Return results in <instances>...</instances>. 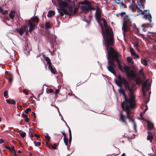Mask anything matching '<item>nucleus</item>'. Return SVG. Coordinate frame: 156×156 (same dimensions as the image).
<instances>
[{
    "label": "nucleus",
    "mask_w": 156,
    "mask_h": 156,
    "mask_svg": "<svg viewBox=\"0 0 156 156\" xmlns=\"http://www.w3.org/2000/svg\"><path fill=\"white\" fill-rule=\"evenodd\" d=\"M101 10L99 7H97L95 13V17L98 22L100 21L101 18Z\"/></svg>",
    "instance_id": "7"
},
{
    "label": "nucleus",
    "mask_w": 156,
    "mask_h": 156,
    "mask_svg": "<svg viewBox=\"0 0 156 156\" xmlns=\"http://www.w3.org/2000/svg\"><path fill=\"white\" fill-rule=\"evenodd\" d=\"M135 6V5L132 4L129 6V8L130 9H133L134 8Z\"/></svg>",
    "instance_id": "50"
},
{
    "label": "nucleus",
    "mask_w": 156,
    "mask_h": 156,
    "mask_svg": "<svg viewBox=\"0 0 156 156\" xmlns=\"http://www.w3.org/2000/svg\"><path fill=\"white\" fill-rule=\"evenodd\" d=\"M140 3V4H139L138 3V4L140 8L144 9V3L145 2L146 0H141V1H139Z\"/></svg>",
    "instance_id": "21"
},
{
    "label": "nucleus",
    "mask_w": 156,
    "mask_h": 156,
    "mask_svg": "<svg viewBox=\"0 0 156 156\" xmlns=\"http://www.w3.org/2000/svg\"><path fill=\"white\" fill-rule=\"evenodd\" d=\"M27 27L26 25L22 26L20 29L19 34L20 35H22L26 31V30L27 29Z\"/></svg>",
    "instance_id": "13"
},
{
    "label": "nucleus",
    "mask_w": 156,
    "mask_h": 156,
    "mask_svg": "<svg viewBox=\"0 0 156 156\" xmlns=\"http://www.w3.org/2000/svg\"><path fill=\"white\" fill-rule=\"evenodd\" d=\"M8 12V11L7 10H5V11H3L2 12V13L3 15H5V14H6Z\"/></svg>",
    "instance_id": "52"
},
{
    "label": "nucleus",
    "mask_w": 156,
    "mask_h": 156,
    "mask_svg": "<svg viewBox=\"0 0 156 156\" xmlns=\"http://www.w3.org/2000/svg\"><path fill=\"white\" fill-rule=\"evenodd\" d=\"M81 9L83 12L86 13L88 12L89 11L95 10L96 9L94 7H92L91 4L89 6L86 7L85 6H81Z\"/></svg>",
    "instance_id": "8"
},
{
    "label": "nucleus",
    "mask_w": 156,
    "mask_h": 156,
    "mask_svg": "<svg viewBox=\"0 0 156 156\" xmlns=\"http://www.w3.org/2000/svg\"><path fill=\"white\" fill-rule=\"evenodd\" d=\"M52 26L49 22H46L45 24V28L46 30L51 28Z\"/></svg>",
    "instance_id": "22"
},
{
    "label": "nucleus",
    "mask_w": 156,
    "mask_h": 156,
    "mask_svg": "<svg viewBox=\"0 0 156 156\" xmlns=\"http://www.w3.org/2000/svg\"><path fill=\"white\" fill-rule=\"evenodd\" d=\"M131 122L133 123L134 126V129L135 131H136V125L135 122L134 121V120L133 119V118H127Z\"/></svg>",
    "instance_id": "23"
},
{
    "label": "nucleus",
    "mask_w": 156,
    "mask_h": 156,
    "mask_svg": "<svg viewBox=\"0 0 156 156\" xmlns=\"http://www.w3.org/2000/svg\"><path fill=\"white\" fill-rule=\"evenodd\" d=\"M8 95V92L7 91H5L4 93V96L6 98H7L6 97Z\"/></svg>",
    "instance_id": "48"
},
{
    "label": "nucleus",
    "mask_w": 156,
    "mask_h": 156,
    "mask_svg": "<svg viewBox=\"0 0 156 156\" xmlns=\"http://www.w3.org/2000/svg\"><path fill=\"white\" fill-rule=\"evenodd\" d=\"M69 9V11L70 12H73V8H72V6H68L67 7Z\"/></svg>",
    "instance_id": "43"
},
{
    "label": "nucleus",
    "mask_w": 156,
    "mask_h": 156,
    "mask_svg": "<svg viewBox=\"0 0 156 156\" xmlns=\"http://www.w3.org/2000/svg\"><path fill=\"white\" fill-rule=\"evenodd\" d=\"M144 18H145L146 19H148L150 22V24L152 21L151 19L152 17L151 15L149 12H148L147 14H146L144 16Z\"/></svg>",
    "instance_id": "18"
},
{
    "label": "nucleus",
    "mask_w": 156,
    "mask_h": 156,
    "mask_svg": "<svg viewBox=\"0 0 156 156\" xmlns=\"http://www.w3.org/2000/svg\"><path fill=\"white\" fill-rule=\"evenodd\" d=\"M5 147L8 150L10 149L11 148L9 146H5Z\"/></svg>",
    "instance_id": "60"
},
{
    "label": "nucleus",
    "mask_w": 156,
    "mask_h": 156,
    "mask_svg": "<svg viewBox=\"0 0 156 156\" xmlns=\"http://www.w3.org/2000/svg\"><path fill=\"white\" fill-rule=\"evenodd\" d=\"M134 57H135V58H139V55H138L136 53L135 54V55H134Z\"/></svg>",
    "instance_id": "55"
},
{
    "label": "nucleus",
    "mask_w": 156,
    "mask_h": 156,
    "mask_svg": "<svg viewBox=\"0 0 156 156\" xmlns=\"http://www.w3.org/2000/svg\"><path fill=\"white\" fill-rule=\"evenodd\" d=\"M45 138H46L47 140L48 141L50 138V136H48L47 135L45 136Z\"/></svg>",
    "instance_id": "53"
},
{
    "label": "nucleus",
    "mask_w": 156,
    "mask_h": 156,
    "mask_svg": "<svg viewBox=\"0 0 156 156\" xmlns=\"http://www.w3.org/2000/svg\"><path fill=\"white\" fill-rule=\"evenodd\" d=\"M102 20L103 21V24H104L105 29L110 27L108 25L107 23V22L106 21V20L104 18Z\"/></svg>",
    "instance_id": "31"
},
{
    "label": "nucleus",
    "mask_w": 156,
    "mask_h": 156,
    "mask_svg": "<svg viewBox=\"0 0 156 156\" xmlns=\"http://www.w3.org/2000/svg\"><path fill=\"white\" fill-rule=\"evenodd\" d=\"M141 62V63L145 66H147L148 65V62L145 58L142 59Z\"/></svg>",
    "instance_id": "28"
},
{
    "label": "nucleus",
    "mask_w": 156,
    "mask_h": 156,
    "mask_svg": "<svg viewBox=\"0 0 156 156\" xmlns=\"http://www.w3.org/2000/svg\"><path fill=\"white\" fill-rule=\"evenodd\" d=\"M135 81L136 82V84L137 85L140 84L142 82L141 80L139 78H137L135 80Z\"/></svg>",
    "instance_id": "32"
},
{
    "label": "nucleus",
    "mask_w": 156,
    "mask_h": 156,
    "mask_svg": "<svg viewBox=\"0 0 156 156\" xmlns=\"http://www.w3.org/2000/svg\"><path fill=\"white\" fill-rule=\"evenodd\" d=\"M117 3L118 4H119V5L121 6V5H122L123 6L124 8H126L127 7L126 5L124 4L123 2H121L120 3L119 2H117Z\"/></svg>",
    "instance_id": "35"
},
{
    "label": "nucleus",
    "mask_w": 156,
    "mask_h": 156,
    "mask_svg": "<svg viewBox=\"0 0 156 156\" xmlns=\"http://www.w3.org/2000/svg\"><path fill=\"white\" fill-rule=\"evenodd\" d=\"M5 77L11 83L13 81V76L12 74L9 73L8 72L6 71L5 72Z\"/></svg>",
    "instance_id": "11"
},
{
    "label": "nucleus",
    "mask_w": 156,
    "mask_h": 156,
    "mask_svg": "<svg viewBox=\"0 0 156 156\" xmlns=\"http://www.w3.org/2000/svg\"><path fill=\"white\" fill-rule=\"evenodd\" d=\"M9 151H10L11 152H13L15 154V156H16V151H15L14 149V147H12L10 148V149L9 150Z\"/></svg>",
    "instance_id": "36"
},
{
    "label": "nucleus",
    "mask_w": 156,
    "mask_h": 156,
    "mask_svg": "<svg viewBox=\"0 0 156 156\" xmlns=\"http://www.w3.org/2000/svg\"><path fill=\"white\" fill-rule=\"evenodd\" d=\"M6 102L10 104H13L15 105L16 102L15 100L13 99H9L6 100Z\"/></svg>",
    "instance_id": "24"
},
{
    "label": "nucleus",
    "mask_w": 156,
    "mask_h": 156,
    "mask_svg": "<svg viewBox=\"0 0 156 156\" xmlns=\"http://www.w3.org/2000/svg\"><path fill=\"white\" fill-rule=\"evenodd\" d=\"M101 26V30L102 32V35L104 40H105L107 47V51L108 53V51L110 50V48H112L110 47L112 46L114 43V36H110L105 37L104 35V32L103 30V27L101 23H100Z\"/></svg>",
    "instance_id": "4"
},
{
    "label": "nucleus",
    "mask_w": 156,
    "mask_h": 156,
    "mask_svg": "<svg viewBox=\"0 0 156 156\" xmlns=\"http://www.w3.org/2000/svg\"><path fill=\"white\" fill-rule=\"evenodd\" d=\"M62 134L64 136V141L66 145H68V138L66 136V134L64 132L62 133Z\"/></svg>",
    "instance_id": "20"
},
{
    "label": "nucleus",
    "mask_w": 156,
    "mask_h": 156,
    "mask_svg": "<svg viewBox=\"0 0 156 156\" xmlns=\"http://www.w3.org/2000/svg\"><path fill=\"white\" fill-rule=\"evenodd\" d=\"M25 121L27 122H28L30 121V119L29 118H24Z\"/></svg>",
    "instance_id": "47"
},
{
    "label": "nucleus",
    "mask_w": 156,
    "mask_h": 156,
    "mask_svg": "<svg viewBox=\"0 0 156 156\" xmlns=\"http://www.w3.org/2000/svg\"><path fill=\"white\" fill-rule=\"evenodd\" d=\"M148 136L147 137V140H149L151 143L152 141L154 138V135L155 134V133L154 132L153 133H152L150 132H148Z\"/></svg>",
    "instance_id": "14"
},
{
    "label": "nucleus",
    "mask_w": 156,
    "mask_h": 156,
    "mask_svg": "<svg viewBox=\"0 0 156 156\" xmlns=\"http://www.w3.org/2000/svg\"><path fill=\"white\" fill-rule=\"evenodd\" d=\"M147 124L148 129L149 130L154 129V125L153 123L149 121H147Z\"/></svg>",
    "instance_id": "16"
},
{
    "label": "nucleus",
    "mask_w": 156,
    "mask_h": 156,
    "mask_svg": "<svg viewBox=\"0 0 156 156\" xmlns=\"http://www.w3.org/2000/svg\"><path fill=\"white\" fill-rule=\"evenodd\" d=\"M78 11V9L77 8H75L74 10L73 9V12L74 14H76Z\"/></svg>",
    "instance_id": "49"
},
{
    "label": "nucleus",
    "mask_w": 156,
    "mask_h": 156,
    "mask_svg": "<svg viewBox=\"0 0 156 156\" xmlns=\"http://www.w3.org/2000/svg\"><path fill=\"white\" fill-rule=\"evenodd\" d=\"M55 12L52 10H49L48 12L47 16L48 17H51L52 16V15H55Z\"/></svg>",
    "instance_id": "30"
},
{
    "label": "nucleus",
    "mask_w": 156,
    "mask_h": 156,
    "mask_svg": "<svg viewBox=\"0 0 156 156\" xmlns=\"http://www.w3.org/2000/svg\"><path fill=\"white\" fill-rule=\"evenodd\" d=\"M29 32V30L28 31V30H26V31L25 32L26 35H28L29 34V33H28Z\"/></svg>",
    "instance_id": "63"
},
{
    "label": "nucleus",
    "mask_w": 156,
    "mask_h": 156,
    "mask_svg": "<svg viewBox=\"0 0 156 156\" xmlns=\"http://www.w3.org/2000/svg\"><path fill=\"white\" fill-rule=\"evenodd\" d=\"M129 30V27H127V29L126 30L124 31V30H123V29H122V30L123 31V34L124 36H126V33L127 31H128Z\"/></svg>",
    "instance_id": "37"
},
{
    "label": "nucleus",
    "mask_w": 156,
    "mask_h": 156,
    "mask_svg": "<svg viewBox=\"0 0 156 156\" xmlns=\"http://www.w3.org/2000/svg\"><path fill=\"white\" fill-rule=\"evenodd\" d=\"M123 69L128 78L132 79L136 77V75L134 70H130V67L129 66L125 65Z\"/></svg>",
    "instance_id": "5"
},
{
    "label": "nucleus",
    "mask_w": 156,
    "mask_h": 156,
    "mask_svg": "<svg viewBox=\"0 0 156 156\" xmlns=\"http://www.w3.org/2000/svg\"><path fill=\"white\" fill-rule=\"evenodd\" d=\"M136 6V9L138 11H140L141 9H140V7H138V6Z\"/></svg>",
    "instance_id": "62"
},
{
    "label": "nucleus",
    "mask_w": 156,
    "mask_h": 156,
    "mask_svg": "<svg viewBox=\"0 0 156 156\" xmlns=\"http://www.w3.org/2000/svg\"><path fill=\"white\" fill-rule=\"evenodd\" d=\"M127 60L129 62L131 63L133 65L134 64V62L133 60L130 57H127Z\"/></svg>",
    "instance_id": "29"
},
{
    "label": "nucleus",
    "mask_w": 156,
    "mask_h": 156,
    "mask_svg": "<svg viewBox=\"0 0 156 156\" xmlns=\"http://www.w3.org/2000/svg\"><path fill=\"white\" fill-rule=\"evenodd\" d=\"M59 91H60V90L58 89L56 90L55 91V94H58Z\"/></svg>",
    "instance_id": "56"
},
{
    "label": "nucleus",
    "mask_w": 156,
    "mask_h": 156,
    "mask_svg": "<svg viewBox=\"0 0 156 156\" xmlns=\"http://www.w3.org/2000/svg\"><path fill=\"white\" fill-rule=\"evenodd\" d=\"M129 51L131 53V56H133V58H135V57H134V55H135V54H136V53L134 51L133 48H130Z\"/></svg>",
    "instance_id": "27"
},
{
    "label": "nucleus",
    "mask_w": 156,
    "mask_h": 156,
    "mask_svg": "<svg viewBox=\"0 0 156 156\" xmlns=\"http://www.w3.org/2000/svg\"><path fill=\"white\" fill-rule=\"evenodd\" d=\"M34 143L35 145V146H40L41 144V143L39 142H37L36 141H34Z\"/></svg>",
    "instance_id": "42"
},
{
    "label": "nucleus",
    "mask_w": 156,
    "mask_h": 156,
    "mask_svg": "<svg viewBox=\"0 0 156 156\" xmlns=\"http://www.w3.org/2000/svg\"><path fill=\"white\" fill-rule=\"evenodd\" d=\"M34 132V130L33 128H31L29 129V134H33Z\"/></svg>",
    "instance_id": "38"
},
{
    "label": "nucleus",
    "mask_w": 156,
    "mask_h": 156,
    "mask_svg": "<svg viewBox=\"0 0 156 156\" xmlns=\"http://www.w3.org/2000/svg\"><path fill=\"white\" fill-rule=\"evenodd\" d=\"M126 14L125 12H122L119 14V15H121L122 16H123L124 14Z\"/></svg>",
    "instance_id": "59"
},
{
    "label": "nucleus",
    "mask_w": 156,
    "mask_h": 156,
    "mask_svg": "<svg viewBox=\"0 0 156 156\" xmlns=\"http://www.w3.org/2000/svg\"><path fill=\"white\" fill-rule=\"evenodd\" d=\"M105 30L106 37L114 36L112 29L111 27L105 29Z\"/></svg>",
    "instance_id": "10"
},
{
    "label": "nucleus",
    "mask_w": 156,
    "mask_h": 156,
    "mask_svg": "<svg viewBox=\"0 0 156 156\" xmlns=\"http://www.w3.org/2000/svg\"><path fill=\"white\" fill-rule=\"evenodd\" d=\"M134 45L136 49H137L139 47V45L138 42L135 43Z\"/></svg>",
    "instance_id": "46"
},
{
    "label": "nucleus",
    "mask_w": 156,
    "mask_h": 156,
    "mask_svg": "<svg viewBox=\"0 0 156 156\" xmlns=\"http://www.w3.org/2000/svg\"><path fill=\"white\" fill-rule=\"evenodd\" d=\"M107 59L108 65L107 67V69L110 72L114 75L116 74V72L114 69L115 66V61H116L118 63L119 69L123 72H125L123 70L121 63L122 55L112 48H110V50L108 51Z\"/></svg>",
    "instance_id": "2"
},
{
    "label": "nucleus",
    "mask_w": 156,
    "mask_h": 156,
    "mask_svg": "<svg viewBox=\"0 0 156 156\" xmlns=\"http://www.w3.org/2000/svg\"><path fill=\"white\" fill-rule=\"evenodd\" d=\"M39 20V18L35 16L31 17L30 20L26 21L27 23L28 22V25L30 27L29 31L30 33H31L32 31L34 30L37 27Z\"/></svg>",
    "instance_id": "3"
},
{
    "label": "nucleus",
    "mask_w": 156,
    "mask_h": 156,
    "mask_svg": "<svg viewBox=\"0 0 156 156\" xmlns=\"http://www.w3.org/2000/svg\"><path fill=\"white\" fill-rule=\"evenodd\" d=\"M65 7H60L59 9H57L59 13H60V15L61 16H64V14L66 15H68L69 12L65 8Z\"/></svg>",
    "instance_id": "9"
},
{
    "label": "nucleus",
    "mask_w": 156,
    "mask_h": 156,
    "mask_svg": "<svg viewBox=\"0 0 156 156\" xmlns=\"http://www.w3.org/2000/svg\"><path fill=\"white\" fill-rule=\"evenodd\" d=\"M51 48L53 49V52H54L55 51H56V49L54 48V47L53 45L51 46Z\"/></svg>",
    "instance_id": "61"
},
{
    "label": "nucleus",
    "mask_w": 156,
    "mask_h": 156,
    "mask_svg": "<svg viewBox=\"0 0 156 156\" xmlns=\"http://www.w3.org/2000/svg\"><path fill=\"white\" fill-rule=\"evenodd\" d=\"M125 118H120L119 119V120L120 121L122 122L123 123H125L126 124V121L125 119Z\"/></svg>",
    "instance_id": "39"
},
{
    "label": "nucleus",
    "mask_w": 156,
    "mask_h": 156,
    "mask_svg": "<svg viewBox=\"0 0 156 156\" xmlns=\"http://www.w3.org/2000/svg\"><path fill=\"white\" fill-rule=\"evenodd\" d=\"M142 26L144 27L142 29L143 31L144 32L146 31L147 30L145 28V27H146V25L145 24H143L142 25Z\"/></svg>",
    "instance_id": "41"
},
{
    "label": "nucleus",
    "mask_w": 156,
    "mask_h": 156,
    "mask_svg": "<svg viewBox=\"0 0 156 156\" xmlns=\"http://www.w3.org/2000/svg\"><path fill=\"white\" fill-rule=\"evenodd\" d=\"M52 65H51V66H48V69H50L51 73L53 74H56V70L54 67H53Z\"/></svg>",
    "instance_id": "19"
},
{
    "label": "nucleus",
    "mask_w": 156,
    "mask_h": 156,
    "mask_svg": "<svg viewBox=\"0 0 156 156\" xmlns=\"http://www.w3.org/2000/svg\"><path fill=\"white\" fill-rule=\"evenodd\" d=\"M144 89H145L147 90H149V88L148 87L147 84L146 83H144L142 85V88Z\"/></svg>",
    "instance_id": "33"
},
{
    "label": "nucleus",
    "mask_w": 156,
    "mask_h": 156,
    "mask_svg": "<svg viewBox=\"0 0 156 156\" xmlns=\"http://www.w3.org/2000/svg\"><path fill=\"white\" fill-rule=\"evenodd\" d=\"M23 93H25V94L26 95H28V92H27V91H26V90H23Z\"/></svg>",
    "instance_id": "57"
},
{
    "label": "nucleus",
    "mask_w": 156,
    "mask_h": 156,
    "mask_svg": "<svg viewBox=\"0 0 156 156\" xmlns=\"http://www.w3.org/2000/svg\"><path fill=\"white\" fill-rule=\"evenodd\" d=\"M44 58L47 62V64L49 65V66H51L52 65V63L49 58L48 57L45 56L44 57Z\"/></svg>",
    "instance_id": "25"
},
{
    "label": "nucleus",
    "mask_w": 156,
    "mask_h": 156,
    "mask_svg": "<svg viewBox=\"0 0 156 156\" xmlns=\"http://www.w3.org/2000/svg\"><path fill=\"white\" fill-rule=\"evenodd\" d=\"M118 80H115L116 84L120 88L118 90L119 93L122 94L125 101L121 104L123 111L125 112L127 117H132V112L131 108H133L136 106L135 97L134 94L133 85L130 86L129 83L120 75L117 76Z\"/></svg>",
    "instance_id": "1"
},
{
    "label": "nucleus",
    "mask_w": 156,
    "mask_h": 156,
    "mask_svg": "<svg viewBox=\"0 0 156 156\" xmlns=\"http://www.w3.org/2000/svg\"><path fill=\"white\" fill-rule=\"evenodd\" d=\"M91 3L87 0H85L81 2H80V4L85 5L82 6H85L86 7H88L90 5Z\"/></svg>",
    "instance_id": "15"
},
{
    "label": "nucleus",
    "mask_w": 156,
    "mask_h": 156,
    "mask_svg": "<svg viewBox=\"0 0 156 156\" xmlns=\"http://www.w3.org/2000/svg\"><path fill=\"white\" fill-rule=\"evenodd\" d=\"M58 7H67L68 4L66 1H61L58 2Z\"/></svg>",
    "instance_id": "12"
},
{
    "label": "nucleus",
    "mask_w": 156,
    "mask_h": 156,
    "mask_svg": "<svg viewBox=\"0 0 156 156\" xmlns=\"http://www.w3.org/2000/svg\"><path fill=\"white\" fill-rule=\"evenodd\" d=\"M149 101V100H148L147 101H146L145 102V109L143 111V112H141L140 114V117H143L144 115L145 114L146 111L148 109V107L147 105V104L148 103Z\"/></svg>",
    "instance_id": "17"
},
{
    "label": "nucleus",
    "mask_w": 156,
    "mask_h": 156,
    "mask_svg": "<svg viewBox=\"0 0 156 156\" xmlns=\"http://www.w3.org/2000/svg\"><path fill=\"white\" fill-rule=\"evenodd\" d=\"M142 90L143 92V96L144 98H145L146 91L143 88H142Z\"/></svg>",
    "instance_id": "45"
},
{
    "label": "nucleus",
    "mask_w": 156,
    "mask_h": 156,
    "mask_svg": "<svg viewBox=\"0 0 156 156\" xmlns=\"http://www.w3.org/2000/svg\"><path fill=\"white\" fill-rule=\"evenodd\" d=\"M132 23L131 21L127 16H125L123 17V21L122 23V29L124 31L126 30L127 27H129Z\"/></svg>",
    "instance_id": "6"
},
{
    "label": "nucleus",
    "mask_w": 156,
    "mask_h": 156,
    "mask_svg": "<svg viewBox=\"0 0 156 156\" xmlns=\"http://www.w3.org/2000/svg\"><path fill=\"white\" fill-rule=\"evenodd\" d=\"M12 12L13 11H11L9 13V16L11 19L13 20L15 17V15L12 14Z\"/></svg>",
    "instance_id": "34"
},
{
    "label": "nucleus",
    "mask_w": 156,
    "mask_h": 156,
    "mask_svg": "<svg viewBox=\"0 0 156 156\" xmlns=\"http://www.w3.org/2000/svg\"><path fill=\"white\" fill-rule=\"evenodd\" d=\"M57 146L55 144H54L52 146V148L53 149L55 150L56 149Z\"/></svg>",
    "instance_id": "51"
},
{
    "label": "nucleus",
    "mask_w": 156,
    "mask_h": 156,
    "mask_svg": "<svg viewBox=\"0 0 156 156\" xmlns=\"http://www.w3.org/2000/svg\"><path fill=\"white\" fill-rule=\"evenodd\" d=\"M20 136L23 138L26 135V133L24 132H22L20 133Z\"/></svg>",
    "instance_id": "40"
},
{
    "label": "nucleus",
    "mask_w": 156,
    "mask_h": 156,
    "mask_svg": "<svg viewBox=\"0 0 156 156\" xmlns=\"http://www.w3.org/2000/svg\"><path fill=\"white\" fill-rule=\"evenodd\" d=\"M72 140V136L70 130H69V141H68V145H66L67 146V147L68 148L69 147L70 145L71 144V141Z\"/></svg>",
    "instance_id": "26"
},
{
    "label": "nucleus",
    "mask_w": 156,
    "mask_h": 156,
    "mask_svg": "<svg viewBox=\"0 0 156 156\" xmlns=\"http://www.w3.org/2000/svg\"><path fill=\"white\" fill-rule=\"evenodd\" d=\"M48 92L49 93H51L54 92V91L52 89H50L48 90Z\"/></svg>",
    "instance_id": "54"
},
{
    "label": "nucleus",
    "mask_w": 156,
    "mask_h": 156,
    "mask_svg": "<svg viewBox=\"0 0 156 156\" xmlns=\"http://www.w3.org/2000/svg\"><path fill=\"white\" fill-rule=\"evenodd\" d=\"M143 69H141L139 71V73L140 74H143Z\"/></svg>",
    "instance_id": "58"
},
{
    "label": "nucleus",
    "mask_w": 156,
    "mask_h": 156,
    "mask_svg": "<svg viewBox=\"0 0 156 156\" xmlns=\"http://www.w3.org/2000/svg\"><path fill=\"white\" fill-rule=\"evenodd\" d=\"M139 34L140 35V36L142 37V38H144V34H141L140 33H139Z\"/></svg>",
    "instance_id": "64"
},
{
    "label": "nucleus",
    "mask_w": 156,
    "mask_h": 156,
    "mask_svg": "<svg viewBox=\"0 0 156 156\" xmlns=\"http://www.w3.org/2000/svg\"><path fill=\"white\" fill-rule=\"evenodd\" d=\"M31 111V109L30 108H27L25 111V112L26 114H28L29 112Z\"/></svg>",
    "instance_id": "44"
}]
</instances>
